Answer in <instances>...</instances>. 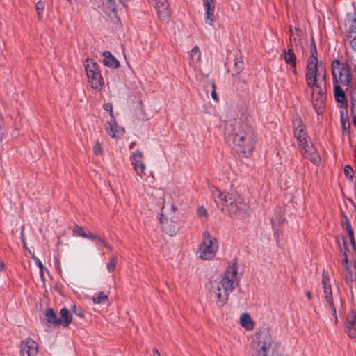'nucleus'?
<instances>
[{"label": "nucleus", "instance_id": "39448f33", "mask_svg": "<svg viewBox=\"0 0 356 356\" xmlns=\"http://www.w3.org/2000/svg\"><path fill=\"white\" fill-rule=\"evenodd\" d=\"M228 197V203L226 207L230 216L242 219L249 215V206L242 197L232 194L231 197Z\"/></svg>", "mask_w": 356, "mask_h": 356}, {"label": "nucleus", "instance_id": "58836bf2", "mask_svg": "<svg viewBox=\"0 0 356 356\" xmlns=\"http://www.w3.org/2000/svg\"><path fill=\"white\" fill-rule=\"evenodd\" d=\"M341 226H342L343 229L344 230H346L348 233H349V232H353V231L352 229L350 220H349V219L348 218V217L346 216H345L341 219Z\"/></svg>", "mask_w": 356, "mask_h": 356}, {"label": "nucleus", "instance_id": "9b49d317", "mask_svg": "<svg viewBox=\"0 0 356 356\" xmlns=\"http://www.w3.org/2000/svg\"><path fill=\"white\" fill-rule=\"evenodd\" d=\"M143 157V153L139 150L136 151L131 156V164L134 170L140 177H142L145 170V165L142 160Z\"/></svg>", "mask_w": 356, "mask_h": 356}, {"label": "nucleus", "instance_id": "8fccbe9b", "mask_svg": "<svg viewBox=\"0 0 356 356\" xmlns=\"http://www.w3.org/2000/svg\"><path fill=\"white\" fill-rule=\"evenodd\" d=\"M211 88H212V91H211V97L216 102L218 101V95H217V92L216 91V84L214 83L213 81H212L211 82Z\"/></svg>", "mask_w": 356, "mask_h": 356}, {"label": "nucleus", "instance_id": "3c124183", "mask_svg": "<svg viewBox=\"0 0 356 356\" xmlns=\"http://www.w3.org/2000/svg\"><path fill=\"white\" fill-rule=\"evenodd\" d=\"M33 259L34 261L35 262L37 266L40 268L41 277H43L44 275H43L42 270L44 268V266H43L42 263L38 257H33Z\"/></svg>", "mask_w": 356, "mask_h": 356}, {"label": "nucleus", "instance_id": "ea45409f", "mask_svg": "<svg viewBox=\"0 0 356 356\" xmlns=\"http://www.w3.org/2000/svg\"><path fill=\"white\" fill-rule=\"evenodd\" d=\"M350 113L352 116L356 115V95L351 92L350 94Z\"/></svg>", "mask_w": 356, "mask_h": 356}, {"label": "nucleus", "instance_id": "ddd939ff", "mask_svg": "<svg viewBox=\"0 0 356 356\" xmlns=\"http://www.w3.org/2000/svg\"><path fill=\"white\" fill-rule=\"evenodd\" d=\"M323 288L324 298L332 309V315L337 318V312L334 304L331 284L323 285Z\"/></svg>", "mask_w": 356, "mask_h": 356}, {"label": "nucleus", "instance_id": "49530a36", "mask_svg": "<svg viewBox=\"0 0 356 356\" xmlns=\"http://www.w3.org/2000/svg\"><path fill=\"white\" fill-rule=\"evenodd\" d=\"M106 4L110 10L113 12H115L117 7L116 0H106Z\"/></svg>", "mask_w": 356, "mask_h": 356}, {"label": "nucleus", "instance_id": "c03bdc74", "mask_svg": "<svg viewBox=\"0 0 356 356\" xmlns=\"http://www.w3.org/2000/svg\"><path fill=\"white\" fill-rule=\"evenodd\" d=\"M344 175L347 178L352 179L353 178V169L348 165L344 167Z\"/></svg>", "mask_w": 356, "mask_h": 356}, {"label": "nucleus", "instance_id": "aec40b11", "mask_svg": "<svg viewBox=\"0 0 356 356\" xmlns=\"http://www.w3.org/2000/svg\"><path fill=\"white\" fill-rule=\"evenodd\" d=\"M212 196L216 201L219 200L223 206H226L228 203V197H231L232 194H224L219 189L213 188L211 190Z\"/></svg>", "mask_w": 356, "mask_h": 356}, {"label": "nucleus", "instance_id": "6e6d98bb", "mask_svg": "<svg viewBox=\"0 0 356 356\" xmlns=\"http://www.w3.org/2000/svg\"><path fill=\"white\" fill-rule=\"evenodd\" d=\"M104 109L106 111H109L111 114H112L113 112V105L111 103H106L104 104L103 106Z\"/></svg>", "mask_w": 356, "mask_h": 356}, {"label": "nucleus", "instance_id": "1a4fd4ad", "mask_svg": "<svg viewBox=\"0 0 356 356\" xmlns=\"http://www.w3.org/2000/svg\"><path fill=\"white\" fill-rule=\"evenodd\" d=\"M38 352L37 343L31 338H27L21 341L20 355L21 356H36Z\"/></svg>", "mask_w": 356, "mask_h": 356}, {"label": "nucleus", "instance_id": "f257e3e1", "mask_svg": "<svg viewBox=\"0 0 356 356\" xmlns=\"http://www.w3.org/2000/svg\"><path fill=\"white\" fill-rule=\"evenodd\" d=\"M228 141L233 149L241 156L248 157L255 145V135L252 126L247 121H241L233 132L228 135Z\"/></svg>", "mask_w": 356, "mask_h": 356}, {"label": "nucleus", "instance_id": "cd10ccee", "mask_svg": "<svg viewBox=\"0 0 356 356\" xmlns=\"http://www.w3.org/2000/svg\"><path fill=\"white\" fill-rule=\"evenodd\" d=\"M92 301L95 304H104L108 302V298L104 292L99 291L93 296Z\"/></svg>", "mask_w": 356, "mask_h": 356}, {"label": "nucleus", "instance_id": "c9c22d12", "mask_svg": "<svg viewBox=\"0 0 356 356\" xmlns=\"http://www.w3.org/2000/svg\"><path fill=\"white\" fill-rule=\"evenodd\" d=\"M240 321L242 326L245 327L246 328L252 327V320L249 314H243L241 316Z\"/></svg>", "mask_w": 356, "mask_h": 356}, {"label": "nucleus", "instance_id": "5701e85b", "mask_svg": "<svg viewBox=\"0 0 356 356\" xmlns=\"http://www.w3.org/2000/svg\"><path fill=\"white\" fill-rule=\"evenodd\" d=\"M334 97L336 99V101L338 102H343L346 97H345V93L342 88L340 87V86L338 83V81L336 80L334 81Z\"/></svg>", "mask_w": 356, "mask_h": 356}, {"label": "nucleus", "instance_id": "393cba45", "mask_svg": "<svg viewBox=\"0 0 356 356\" xmlns=\"http://www.w3.org/2000/svg\"><path fill=\"white\" fill-rule=\"evenodd\" d=\"M346 25L347 26V37L356 35V17L348 18Z\"/></svg>", "mask_w": 356, "mask_h": 356}, {"label": "nucleus", "instance_id": "680f3d73", "mask_svg": "<svg viewBox=\"0 0 356 356\" xmlns=\"http://www.w3.org/2000/svg\"><path fill=\"white\" fill-rule=\"evenodd\" d=\"M305 296H307V298L309 299V300H311L312 299V293L310 291H306L305 292Z\"/></svg>", "mask_w": 356, "mask_h": 356}, {"label": "nucleus", "instance_id": "a18cd8bd", "mask_svg": "<svg viewBox=\"0 0 356 356\" xmlns=\"http://www.w3.org/2000/svg\"><path fill=\"white\" fill-rule=\"evenodd\" d=\"M74 233L77 236L83 237L86 236V232L82 227L76 226L74 229Z\"/></svg>", "mask_w": 356, "mask_h": 356}, {"label": "nucleus", "instance_id": "f8f14e48", "mask_svg": "<svg viewBox=\"0 0 356 356\" xmlns=\"http://www.w3.org/2000/svg\"><path fill=\"white\" fill-rule=\"evenodd\" d=\"M346 327L348 335L351 338L356 337V310L352 311L347 316Z\"/></svg>", "mask_w": 356, "mask_h": 356}, {"label": "nucleus", "instance_id": "4d7b16f0", "mask_svg": "<svg viewBox=\"0 0 356 356\" xmlns=\"http://www.w3.org/2000/svg\"><path fill=\"white\" fill-rule=\"evenodd\" d=\"M72 309H73V311H74V314L76 315H77V316H79V317H81V318L83 317L84 314H83V311L81 309L76 310V307L74 305L73 306Z\"/></svg>", "mask_w": 356, "mask_h": 356}, {"label": "nucleus", "instance_id": "5fc2aeb1", "mask_svg": "<svg viewBox=\"0 0 356 356\" xmlns=\"http://www.w3.org/2000/svg\"><path fill=\"white\" fill-rule=\"evenodd\" d=\"M203 5L204 8H208V5L209 7H215L214 0H203Z\"/></svg>", "mask_w": 356, "mask_h": 356}, {"label": "nucleus", "instance_id": "a878e982", "mask_svg": "<svg viewBox=\"0 0 356 356\" xmlns=\"http://www.w3.org/2000/svg\"><path fill=\"white\" fill-rule=\"evenodd\" d=\"M312 105L317 114H321L325 108V99H312Z\"/></svg>", "mask_w": 356, "mask_h": 356}, {"label": "nucleus", "instance_id": "b1692460", "mask_svg": "<svg viewBox=\"0 0 356 356\" xmlns=\"http://www.w3.org/2000/svg\"><path fill=\"white\" fill-rule=\"evenodd\" d=\"M168 4H163L162 6L159 8H156L157 10V14L161 20H168L170 16V12L168 10Z\"/></svg>", "mask_w": 356, "mask_h": 356}, {"label": "nucleus", "instance_id": "412c9836", "mask_svg": "<svg viewBox=\"0 0 356 356\" xmlns=\"http://www.w3.org/2000/svg\"><path fill=\"white\" fill-rule=\"evenodd\" d=\"M340 122H341L343 132L344 134L350 136V122L348 120V112L346 111L341 112Z\"/></svg>", "mask_w": 356, "mask_h": 356}, {"label": "nucleus", "instance_id": "69168bd1", "mask_svg": "<svg viewBox=\"0 0 356 356\" xmlns=\"http://www.w3.org/2000/svg\"><path fill=\"white\" fill-rule=\"evenodd\" d=\"M353 118V123L355 127H356V115L352 116Z\"/></svg>", "mask_w": 356, "mask_h": 356}, {"label": "nucleus", "instance_id": "2eb2a0df", "mask_svg": "<svg viewBox=\"0 0 356 356\" xmlns=\"http://www.w3.org/2000/svg\"><path fill=\"white\" fill-rule=\"evenodd\" d=\"M104 56L103 63L104 65L116 69L120 66V62L111 54L108 51H105L102 53Z\"/></svg>", "mask_w": 356, "mask_h": 356}, {"label": "nucleus", "instance_id": "f3484780", "mask_svg": "<svg viewBox=\"0 0 356 356\" xmlns=\"http://www.w3.org/2000/svg\"><path fill=\"white\" fill-rule=\"evenodd\" d=\"M317 84L315 88H324L326 86V71L325 66L320 63L317 73Z\"/></svg>", "mask_w": 356, "mask_h": 356}, {"label": "nucleus", "instance_id": "37998d69", "mask_svg": "<svg viewBox=\"0 0 356 356\" xmlns=\"http://www.w3.org/2000/svg\"><path fill=\"white\" fill-rule=\"evenodd\" d=\"M93 152L95 155L98 156L102 154L103 152V147L102 144L97 141L95 144L93 146Z\"/></svg>", "mask_w": 356, "mask_h": 356}, {"label": "nucleus", "instance_id": "a211bd4d", "mask_svg": "<svg viewBox=\"0 0 356 356\" xmlns=\"http://www.w3.org/2000/svg\"><path fill=\"white\" fill-rule=\"evenodd\" d=\"M282 56L286 63L290 65V67H294V64H296V56L292 48H289L287 50L282 49Z\"/></svg>", "mask_w": 356, "mask_h": 356}, {"label": "nucleus", "instance_id": "09e8293b", "mask_svg": "<svg viewBox=\"0 0 356 356\" xmlns=\"http://www.w3.org/2000/svg\"><path fill=\"white\" fill-rule=\"evenodd\" d=\"M322 284L326 285V284H330V277L327 272H325V270L323 271L322 273Z\"/></svg>", "mask_w": 356, "mask_h": 356}, {"label": "nucleus", "instance_id": "13d9d810", "mask_svg": "<svg viewBox=\"0 0 356 356\" xmlns=\"http://www.w3.org/2000/svg\"><path fill=\"white\" fill-rule=\"evenodd\" d=\"M343 259L341 261V264L343 265V266H348L350 265V262H349V259H348V254H343Z\"/></svg>", "mask_w": 356, "mask_h": 356}, {"label": "nucleus", "instance_id": "603ef678", "mask_svg": "<svg viewBox=\"0 0 356 356\" xmlns=\"http://www.w3.org/2000/svg\"><path fill=\"white\" fill-rule=\"evenodd\" d=\"M109 128L110 131L108 130V133L112 138L118 137V134H122V132H119L117 130L114 131L111 124H109Z\"/></svg>", "mask_w": 356, "mask_h": 356}, {"label": "nucleus", "instance_id": "7c9ffc66", "mask_svg": "<svg viewBox=\"0 0 356 356\" xmlns=\"http://www.w3.org/2000/svg\"><path fill=\"white\" fill-rule=\"evenodd\" d=\"M189 57L193 63H197L201 59V52L197 46H195L189 52Z\"/></svg>", "mask_w": 356, "mask_h": 356}, {"label": "nucleus", "instance_id": "79ce46f5", "mask_svg": "<svg viewBox=\"0 0 356 356\" xmlns=\"http://www.w3.org/2000/svg\"><path fill=\"white\" fill-rule=\"evenodd\" d=\"M341 240L342 242V245H339V251L341 252L343 254H348V252L349 251V249L348 248L347 243L346 242L344 237H341Z\"/></svg>", "mask_w": 356, "mask_h": 356}, {"label": "nucleus", "instance_id": "72a5a7b5", "mask_svg": "<svg viewBox=\"0 0 356 356\" xmlns=\"http://www.w3.org/2000/svg\"><path fill=\"white\" fill-rule=\"evenodd\" d=\"M342 69V63L339 60H335L332 63V74L334 81L337 80V76L340 74L341 70Z\"/></svg>", "mask_w": 356, "mask_h": 356}, {"label": "nucleus", "instance_id": "338daca9", "mask_svg": "<svg viewBox=\"0 0 356 356\" xmlns=\"http://www.w3.org/2000/svg\"><path fill=\"white\" fill-rule=\"evenodd\" d=\"M3 134L0 131V143L2 142L3 139Z\"/></svg>", "mask_w": 356, "mask_h": 356}, {"label": "nucleus", "instance_id": "e2e57ef3", "mask_svg": "<svg viewBox=\"0 0 356 356\" xmlns=\"http://www.w3.org/2000/svg\"><path fill=\"white\" fill-rule=\"evenodd\" d=\"M153 356H161L157 349L153 350Z\"/></svg>", "mask_w": 356, "mask_h": 356}, {"label": "nucleus", "instance_id": "4c0bfd02", "mask_svg": "<svg viewBox=\"0 0 356 356\" xmlns=\"http://www.w3.org/2000/svg\"><path fill=\"white\" fill-rule=\"evenodd\" d=\"M243 69V63L241 58L234 59V72L236 75L238 74Z\"/></svg>", "mask_w": 356, "mask_h": 356}, {"label": "nucleus", "instance_id": "f704fd0d", "mask_svg": "<svg viewBox=\"0 0 356 356\" xmlns=\"http://www.w3.org/2000/svg\"><path fill=\"white\" fill-rule=\"evenodd\" d=\"M312 92V99H325V88H314Z\"/></svg>", "mask_w": 356, "mask_h": 356}, {"label": "nucleus", "instance_id": "6e6552de", "mask_svg": "<svg viewBox=\"0 0 356 356\" xmlns=\"http://www.w3.org/2000/svg\"><path fill=\"white\" fill-rule=\"evenodd\" d=\"M318 63H312L307 61L305 74V81L307 86L310 88H314L317 84V73L318 70Z\"/></svg>", "mask_w": 356, "mask_h": 356}, {"label": "nucleus", "instance_id": "774afa93", "mask_svg": "<svg viewBox=\"0 0 356 356\" xmlns=\"http://www.w3.org/2000/svg\"><path fill=\"white\" fill-rule=\"evenodd\" d=\"M171 209L172 211H175L177 209V208L173 204L171 205Z\"/></svg>", "mask_w": 356, "mask_h": 356}, {"label": "nucleus", "instance_id": "bb28decb", "mask_svg": "<svg viewBox=\"0 0 356 356\" xmlns=\"http://www.w3.org/2000/svg\"><path fill=\"white\" fill-rule=\"evenodd\" d=\"M290 33L291 36H293V40L295 42L296 45H299L301 44V35L302 34V31L300 28H295L293 30L291 26H290Z\"/></svg>", "mask_w": 356, "mask_h": 356}, {"label": "nucleus", "instance_id": "0e129e2a", "mask_svg": "<svg viewBox=\"0 0 356 356\" xmlns=\"http://www.w3.org/2000/svg\"><path fill=\"white\" fill-rule=\"evenodd\" d=\"M291 67V70H292L293 73L294 74H297V71H296V64H294V67Z\"/></svg>", "mask_w": 356, "mask_h": 356}, {"label": "nucleus", "instance_id": "7ed1b4c3", "mask_svg": "<svg viewBox=\"0 0 356 356\" xmlns=\"http://www.w3.org/2000/svg\"><path fill=\"white\" fill-rule=\"evenodd\" d=\"M238 284V268L236 264L229 265L224 274L220 286H218L217 297L222 306L229 299V295Z\"/></svg>", "mask_w": 356, "mask_h": 356}, {"label": "nucleus", "instance_id": "0eeeda50", "mask_svg": "<svg viewBox=\"0 0 356 356\" xmlns=\"http://www.w3.org/2000/svg\"><path fill=\"white\" fill-rule=\"evenodd\" d=\"M86 63L85 70L91 83V87L95 90H100L104 86V80L98 64L93 60L89 59H87Z\"/></svg>", "mask_w": 356, "mask_h": 356}, {"label": "nucleus", "instance_id": "e433bc0d", "mask_svg": "<svg viewBox=\"0 0 356 356\" xmlns=\"http://www.w3.org/2000/svg\"><path fill=\"white\" fill-rule=\"evenodd\" d=\"M45 8V3L42 1H39L35 4V10L38 19L41 20L43 17V12Z\"/></svg>", "mask_w": 356, "mask_h": 356}, {"label": "nucleus", "instance_id": "dca6fc26", "mask_svg": "<svg viewBox=\"0 0 356 356\" xmlns=\"http://www.w3.org/2000/svg\"><path fill=\"white\" fill-rule=\"evenodd\" d=\"M266 356H284L282 347L277 342L272 340V343L268 348L265 351Z\"/></svg>", "mask_w": 356, "mask_h": 356}, {"label": "nucleus", "instance_id": "de8ad7c7", "mask_svg": "<svg viewBox=\"0 0 356 356\" xmlns=\"http://www.w3.org/2000/svg\"><path fill=\"white\" fill-rule=\"evenodd\" d=\"M348 237H349V239H350V245L352 246V248L353 249V250L356 251V241H355V237H354V232L353 231V232H349V233H348Z\"/></svg>", "mask_w": 356, "mask_h": 356}, {"label": "nucleus", "instance_id": "052dcab7", "mask_svg": "<svg viewBox=\"0 0 356 356\" xmlns=\"http://www.w3.org/2000/svg\"><path fill=\"white\" fill-rule=\"evenodd\" d=\"M341 237H344V236H341V235H339L335 237V241H336L337 245L338 246V248H339V245H341V243H342Z\"/></svg>", "mask_w": 356, "mask_h": 356}, {"label": "nucleus", "instance_id": "a19ab883", "mask_svg": "<svg viewBox=\"0 0 356 356\" xmlns=\"http://www.w3.org/2000/svg\"><path fill=\"white\" fill-rule=\"evenodd\" d=\"M118 257L117 256H113L111 261L107 264V270L109 272H113L115 270V265L117 264Z\"/></svg>", "mask_w": 356, "mask_h": 356}, {"label": "nucleus", "instance_id": "6ab92c4d", "mask_svg": "<svg viewBox=\"0 0 356 356\" xmlns=\"http://www.w3.org/2000/svg\"><path fill=\"white\" fill-rule=\"evenodd\" d=\"M60 317L59 318L60 325L66 327L72 321V314L67 308H63L60 312Z\"/></svg>", "mask_w": 356, "mask_h": 356}, {"label": "nucleus", "instance_id": "20e7f679", "mask_svg": "<svg viewBox=\"0 0 356 356\" xmlns=\"http://www.w3.org/2000/svg\"><path fill=\"white\" fill-rule=\"evenodd\" d=\"M272 340L273 338L268 327L260 329L252 339V356H266L264 353L270 346Z\"/></svg>", "mask_w": 356, "mask_h": 356}, {"label": "nucleus", "instance_id": "bf43d9fd", "mask_svg": "<svg viewBox=\"0 0 356 356\" xmlns=\"http://www.w3.org/2000/svg\"><path fill=\"white\" fill-rule=\"evenodd\" d=\"M198 214L200 216H207V209H204V207L199 208Z\"/></svg>", "mask_w": 356, "mask_h": 356}, {"label": "nucleus", "instance_id": "4468645a", "mask_svg": "<svg viewBox=\"0 0 356 356\" xmlns=\"http://www.w3.org/2000/svg\"><path fill=\"white\" fill-rule=\"evenodd\" d=\"M339 79L343 86H349L351 82V74L350 68L346 63H342V69L341 70Z\"/></svg>", "mask_w": 356, "mask_h": 356}, {"label": "nucleus", "instance_id": "c756f323", "mask_svg": "<svg viewBox=\"0 0 356 356\" xmlns=\"http://www.w3.org/2000/svg\"><path fill=\"white\" fill-rule=\"evenodd\" d=\"M311 55L309 57L307 61H312V63H318L317 59V49L315 44L314 37L311 38V45H310Z\"/></svg>", "mask_w": 356, "mask_h": 356}, {"label": "nucleus", "instance_id": "2f4dec72", "mask_svg": "<svg viewBox=\"0 0 356 356\" xmlns=\"http://www.w3.org/2000/svg\"><path fill=\"white\" fill-rule=\"evenodd\" d=\"M206 10V19L205 22L212 25L213 22L215 21V15H214V10L215 7H209L208 5V8H204Z\"/></svg>", "mask_w": 356, "mask_h": 356}, {"label": "nucleus", "instance_id": "9d476101", "mask_svg": "<svg viewBox=\"0 0 356 356\" xmlns=\"http://www.w3.org/2000/svg\"><path fill=\"white\" fill-rule=\"evenodd\" d=\"M164 209L165 207L163 206L162 208L161 216L160 218V223L161 225V227L163 230L170 236H173L176 234L178 230V226L177 224L172 220V217H170V220H169L168 217H165L164 215Z\"/></svg>", "mask_w": 356, "mask_h": 356}, {"label": "nucleus", "instance_id": "473e14b6", "mask_svg": "<svg viewBox=\"0 0 356 356\" xmlns=\"http://www.w3.org/2000/svg\"><path fill=\"white\" fill-rule=\"evenodd\" d=\"M86 238H89L91 240H95L99 243H102V245L108 248L109 250H111L112 248L108 244V243L104 240V238H101L98 236H94L90 232H86V236H84Z\"/></svg>", "mask_w": 356, "mask_h": 356}, {"label": "nucleus", "instance_id": "423d86ee", "mask_svg": "<svg viewBox=\"0 0 356 356\" xmlns=\"http://www.w3.org/2000/svg\"><path fill=\"white\" fill-rule=\"evenodd\" d=\"M218 248L217 239L211 237L209 231L206 230L202 234V241L199 246L197 254L202 259H211L214 257Z\"/></svg>", "mask_w": 356, "mask_h": 356}, {"label": "nucleus", "instance_id": "c85d7f7f", "mask_svg": "<svg viewBox=\"0 0 356 356\" xmlns=\"http://www.w3.org/2000/svg\"><path fill=\"white\" fill-rule=\"evenodd\" d=\"M344 268L346 271V279L350 282L355 280L356 279V267L350 264L344 266Z\"/></svg>", "mask_w": 356, "mask_h": 356}, {"label": "nucleus", "instance_id": "864d4df0", "mask_svg": "<svg viewBox=\"0 0 356 356\" xmlns=\"http://www.w3.org/2000/svg\"><path fill=\"white\" fill-rule=\"evenodd\" d=\"M350 39V44L352 49L356 51V35H352L351 37H347Z\"/></svg>", "mask_w": 356, "mask_h": 356}, {"label": "nucleus", "instance_id": "f03ea898", "mask_svg": "<svg viewBox=\"0 0 356 356\" xmlns=\"http://www.w3.org/2000/svg\"><path fill=\"white\" fill-rule=\"evenodd\" d=\"M293 136L296 138L299 149L303 156L312 162L314 165L320 164L321 158L311 141L301 118L296 115L292 121Z\"/></svg>", "mask_w": 356, "mask_h": 356}, {"label": "nucleus", "instance_id": "4be33fe9", "mask_svg": "<svg viewBox=\"0 0 356 356\" xmlns=\"http://www.w3.org/2000/svg\"><path fill=\"white\" fill-rule=\"evenodd\" d=\"M45 317L48 323H51L56 326L60 325L59 318L57 317L53 309L49 308L46 310Z\"/></svg>", "mask_w": 356, "mask_h": 356}]
</instances>
